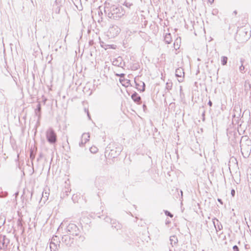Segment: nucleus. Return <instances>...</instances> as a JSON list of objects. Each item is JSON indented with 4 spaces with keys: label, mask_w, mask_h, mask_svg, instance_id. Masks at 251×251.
<instances>
[{
    "label": "nucleus",
    "mask_w": 251,
    "mask_h": 251,
    "mask_svg": "<svg viewBox=\"0 0 251 251\" xmlns=\"http://www.w3.org/2000/svg\"><path fill=\"white\" fill-rule=\"evenodd\" d=\"M104 11L109 18L115 20L119 19L123 16L125 13L122 6L115 5H112L109 7L105 8Z\"/></svg>",
    "instance_id": "obj_1"
},
{
    "label": "nucleus",
    "mask_w": 251,
    "mask_h": 251,
    "mask_svg": "<svg viewBox=\"0 0 251 251\" xmlns=\"http://www.w3.org/2000/svg\"><path fill=\"white\" fill-rule=\"evenodd\" d=\"M46 136L47 141L50 144H55L57 141V136L54 130L51 127L49 128L46 131Z\"/></svg>",
    "instance_id": "obj_2"
},
{
    "label": "nucleus",
    "mask_w": 251,
    "mask_h": 251,
    "mask_svg": "<svg viewBox=\"0 0 251 251\" xmlns=\"http://www.w3.org/2000/svg\"><path fill=\"white\" fill-rule=\"evenodd\" d=\"M121 32V28L117 25L111 24L107 31V36L109 38H114L118 36Z\"/></svg>",
    "instance_id": "obj_3"
},
{
    "label": "nucleus",
    "mask_w": 251,
    "mask_h": 251,
    "mask_svg": "<svg viewBox=\"0 0 251 251\" xmlns=\"http://www.w3.org/2000/svg\"><path fill=\"white\" fill-rule=\"evenodd\" d=\"M66 232L72 236H78L80 233V230L78 227L74 224H69L66 227Z\"/></svg>",
    "instance_id": "obj_4"
},
{
    "label": "nucleus",
    "mask_w": 251,
    "mask_h": 251,
    "mask_svg": "<svg viewBox=\"0 0 251 251\" xmlns=\"http://www.w3.org/2000/svg\"><path fill=\"white\" fill-rule=\"evenodd\" d=\"M60 241L57 236H53L50 243V251H57L60 247Z\"/></svg>",
    "instance_id": "obj_5"
},
{
    "label": "nucleus",
    "mask_w": 251,
    "mask_h": 251,
    "mask_svg": "<svg viewBox=\"0 0 251 251\" xmlns=\"http://www.w3.org/2000/svg\"><path fill=\"white\" fill-rule=\"evenodd\" d=\"M241 152L244 157L248 156L250 151H251V147L249 145L241 144L240 145Z\"/></svg>",
    "instance_id": "obj_6"
},
{
    "label": "nucleus",
    "mask_w": 251,
    "mask_h": 251,
    "mask_svg": "<svg viewBox=\"0 0 251 251\" xmlns=\"http://www.w3.org/2000/svg\"><path fill=\"white\" fill-rule=\"evenodd\" d=\"M90 134L89 133H84L81 135V140L79 143L80 147H83L85 144L89 141Z\"/></svg>",
    "instance_id": "obj_7"
},
{
    "label": "nucleus",
    "mask_w": 251,
    "mask_h": 251,
    "mask_svg": "<svg viewBox=\"0 0 251 251\" xmlns=\"http://www.w3.org/2000/svg\"><path fill=\"white\" fill-rule=\"evenodd\" d=\"M175 75L176 77H179L178 81L180 82L183 81V77L184 76V72L183 69L182 68H178L176 69L175 72Z\"/></svg>",
    "instance_id": "obj_8"
},
{
    "label": "nucleus",
    "mask_w": 251,
    "mask_h": 251,
    "mask_svg": "<svg viewBox=\"0 0 251 251\" xmlns=\"http://www.w3.org/2000/svg\"><path fill=\"white\" fill-rule=\"evenodd\" d=\"M106 222H110L112 226L115 228L117 230L120 229L122 227L121 225L117 222L116 220H112L109 217H106L105 219Z\"/></svg>",
    "instance_id": "obj_9"
},
{
    "label": "nucleus",
    "mask_w": 251,
    "mask_h": 251,
    "mask_svg": "<svg viewBox=\"0 0 251 251\" xmlns=\"http://www.w3.org/2000/svg\"><path fill=\"white\" fill-rule=\"evenodd\" d=\"M134 82L136 84V88L141 92L145 91V84L144 82L135 78Z\"/></svg>",
    "instance_id": "obj_10"
},
{
    "label": "nucleus",
    "mask_w": 251,
    "mask_h": 251,
    "mask_svg": "<svg viewBox=\"0 0 251 251\" xmlns=\"http://www.w3.org/2000/svg\"><path fill=\"white\" fill-rule=\"evenodd\" d=\"M62 242H64L67 246H70L74 242V240L68 235H65L62 236Z\"/></svg>",
    "instance_id": "obj_11"
},
{
    "label": "nucleus",
    "mask_w": 251,
    "mask_h": 251,
    "mask_svg": "<svg viewBox=\"0 0 251 251\" xmlns=\"http://www.w3.org/2000/svg\"><path fill=\"white\" fill-rule=\"evenodd\" d=\"M212 221L216 231H217L221 230L223 227L222 225L220 223L219 220L216 218H214Z\"/></svg>",
    "instance_id": "obj_12"
},
{
    "label": "nucleus",
    "mask_w": 251,
    "mask_h": 251,
    "mask_svg": "<svg viewBox=\"0 0 251 251\" xmlns=\"http://www.w3.org/2000/svg\"><path fill=\"white\" fill-rule=\"evenodd\" d=\"M6 241H8V239L6 238L5 236H3L2 235H0V248H4L6 246Z\"/></svg>",
    "instance_id": "obj_13"
},
{
    "label": "nucleus",
    "mask_w": 251,
    "mask_h": 251,
    "mask_svg": "<svg viewBox=\"0 0 251 251\" xmlns=\"http://www.w3.org/2000/svg\"><path fill=\"white\" fill-rule=\"evenodd\" d=\"M123 64L122 58L121 57L115 59L112 62V64L117 67H122Z\"/></svg>",
    "instance_id": "obj_14"
},
{
    "label": "nucleus",
    "mask_w": 251,
    "mask_h": 251,
    "mask_svg": "<svg viewBox=\"0 0 251 251\" xmlns=\"http://www.w3.org/2000/svg\"><path fill=\"white\" fill-rule=\"evenodd\" d=\"M132 99L136 102L139 103L141 100V97L138 96L136 93L133 94L131 96Z\"/></svg>",
    "instance_id": "obj_15"
},
{
    "label": "nucleus",
    "mask_w": 251,
    "mask_h": 251,
    "mask_svg": "<svg viewBox=\"0 0 251 251\" xmlns=\"http://www.w3.org/2000/svg\"><path fill=\"white\" fill-rule=\"evenodd\" d=\"M164 41L165 42L169 44H170L172 42V38L171 35L170 33H167L164 37Z\"/></svg>",
    "instance_id": "obj_16"
},
{
    "label": "nucleus",
    "mask_w": 251,
    "mask_h": 251,
    "mask_svg": "<svg viewBox=\"0 0 251 251\" xmlns=\"http://www.w3.org/2000/svg\"><path fill=\"white\" fill-rule=\"evenodd\" d=\"M41 104L40 103H39L37 105V108L36 109H35V114L37 116H38V118L39 119L40 118V115H41Z\"/></svg>",
    "instance_id": "obj_17"
},
{
    "label": "nucleus",
    "mask_w": 251,
    "mask_h": 251,
    "mask_svg": "<svg viewBox=\"0 0 251 251\" xmlns=\"http://www.w3.org/2000/svg\"><path fill=\"white\" fill-rule=\"evenodd\" d=\"M61 7V6H60L59 5H56L53 4L52 10L56 14H59L60 13V10Z\"/></svg>",
    "instance_id": "obj_18"
},
{
    "label": "nucleus",
    "mask_w": 251,
    "mask_h": 251,
    "mask_svg": "<svg viewBox=\"0 0 251 251\" xmlns=\"http://www.w3.org/2000/svg\"><path fill=\"white\" fill-rule=\"evenodd\" d=\"M170 240L172 245L176 244L177 242V239L176 236H171L170 238Z\"/></svg>",
    "instance_id": "obj_19"
},
{
    "label": "nucleus",
    "mask_w": 251,
    "mask_h": 251,
    "mask_svg": "<svg viewBox=\"0 0 251 251\" xmlns=\"http://www.w3.org/2000/svg\"><path fill=\"white\" fill-rule=\"evenodd\" d=\"M240 62L241 63V65L239 67V71L241 73H243L244 72L245 67L243 66V63L244 62V60L243 59H240Z\"/></svg>",
    "instance_id": "obj_20"
},
{
    "label": "nucleus",
    "mask_w": 251,
    "mask_h": 251,
    "mask_svg": "<svg viewBox=\"0 0 251 251\" xmlns=\"http://www.w3.org/2000/svg\"><path fill=\"white\" fill-rule=\"evenodd\" d=\"M227 61V57L226 56H222L221 58V63L223 65L226 64Z\"/></svg>",
    "instance_id": "obj_21"
},
{
    "label": "nucleus",
    "mask_w": 251,
    "mask_h": 251,
    "mask_svg": "<svg viewBox=\"0 0 251 251\" xmlns=\"http://www.w3.org/2000/svg\"><path fill=\"white\" fill-rule=\"evenodd\" d=\"M90 151L93 153H96L98 152V149L95 146H93L90 148Z\"/></svg>",
    "instance_id": "obj_22"
},
{
    "label": "nucleus",
    "mask_w": 251,
    "mask_h": 251,
    "mask_svg": "<svg viewBox=\"0 0 251 251\" xmlns=\"http://www.w3.org/2000/svg\"><path fill=\"white\" fill-rule=\"evenodd\" d=\"M49 195V193H48L47 192H43V194H42V199H43L45 201L47 200L48 199Z\"/></svg>",
    "instance_id": "obj_23"
},
{
    "label": "nucleus",
    "mask_w": 251,
    "mask_h": 251,
    "mask_svg": "<svg viewBox=\"0 0 251 251\" xmlns=\"http://www.w3.org/2000/svg\"><path fill=\"white\" fill-rule=\"evenodd\" d=\"M53 4L62 6V0H55Z\"/></svg>",
    "instance_id": "obj_24"
},
{
    "label": "nucleus",
    "mask_w": 251,
    "mask_h": 251,
    "mask_svg": "<svg viewBox=\"0 0 251 251\" xmlns=\"http://www.w3.org/2000/svg\"><path fill=\"white\" fill-rule=\"evenodd\" d=\"M172 87V83L171 82H167L166 83V88L168 90L171 89Z\"/></svg>",
    "instance_id": "obj_25"
},
{
    "label": "nucleus",
    "mask_w": 251,
    "mask_h": 251,
    "mask_svg": "<svg viewBox=\"0 0 251 251\" xmlns=\"http://www.w3.org/2000/svg\"><path fill=\"white\" fill-rule=\"evenodd\" d=\"M165 213L166 214V215L168 216H169L171 218H172L173 217V215L172 214H171L170 212H169L168 211H165Z\"/></svg>",
    "instance_id": "obj_26"
},
{
    "label": "nucleus",
    "mask_w": 251,
    "mask_h": 251,
    "mask_svg": "<svg viewBox=\"0 0 251 251\" xmlns=\"http://www.w3.org/2000/svg\"><path fill=\"white\" fill-rule=\"evenodd\" d=\"M125 81H126V82L125 83H122V85L124 86H128V85L130 84L129 80H125Z\"/></svg>",
    "instance_id": "obj_27"
},
{
    "label": "nucleus",
    "mask_w": 251,
    "mask_h": 251,
    "mask_svg": "<svg viewBox=\"0 0 251 251\" xmlns=\"http://www.w3.org/2000/svg\"><path fill=\"white\" fill-rule=\"evenodd\" d=\"M74 4L75 5H76L77 4H78L80 1V0H72Z\"/></svg>",
    "instance_id": "obj_28"
},
{
    "label": "nucleus",
    "mask_w": 251,
    "mask_h": 251,
    "mask_svg": "<svg viewBox=\"0 0 251 251\" xmlns=\"http://www.w3.org/2000/svg\"><path fill=\"white\" fill-rule=\"evenodd\" d=\"M233 251H239V249L237 246L235 245L233 247Z\"/></svg>",
    "instance_id": "obj_29"
},
{
    "label": "nucleus",
    "mask_w": 251,
    "mask_h": 251,
    "mask_svg": "<svg viewBox=\"0 0 251 251\" xmlns=\"http://www.w3.org/2000/svg\"><path fill=\"white\" fill-rule=\"evenodd\" d=\"M235 194V190L234 189H232L231 191V195L233 197V196H234Z\"/></svg>",
    "instance_id": "obj_30"
},
{
    "label": "nucleus",
    "mask_w": 251,
    "mask_h": 251,
    "mask_svg": "<svg viewBox=\"0 0 251 251\" xmlns=\"http://www.w3.org/2000/svg\"><path fill=\"white\" fill-rule=\"evenodd\" d=\"M116 75L117 76H120L121 77H124V76H125V74H116Z\"/></svg>",
    "instance_id": "obj_31"
},
{
    "label": "nucleus",
    "mask_w": 251,
    "mask_h": 251,
    "mask_svg": "<svg viewBox=\"0 0 251 251\" xmlns=\"http://www.w3.org/2000/svg\"><path fill=\"white\" fill-rule=\"evenodd\" d=\"M208 104L210 106H211L212 105V102L211 100H209L208 102Z\"/></svg>",
    "instance_id": "obj_32"
},
{
    "label": "nucleus",
    "mask_w": 251,
    "mask_h": 251,
    "mask_svg": "<svg viewBox=\"0 0 251 251\" xmlns=\"http://www.w3.org/2000/svg\"><path fill=\"white\" fill-rule=\"evenodd\" d=\"M210 3H212L214 0H208Z\"/></svg>",
    "instance_id": "obj_33"
},
{
    "label": "nucleus",
    "mask_w": 251,
    "mask_h": 251,
    "mask_svg": "<svg viewBox=\"0 0 251 251\" xmlns=\"http://www.w3.org/2000/svg\"><path fill=\"white\" fill-rule=\"evenodd\" d=\"M120 81L122 83L123 81H125V80L122 79V78H120Z\"/></svg>",
    "instance_id": "obj_34"
},
{
    "label": "nucleus",
    "mask_w": 251,
    "mask_h": 251,
    "mask_svg": "<svg viewBox=\"0 0 251 251\" xmlns=\"http://www.w3.org/2000/svg\"><path fill=\"white\" fill-rule=\"evenodd\" d=\"M242 30H243V32H244V33L245 32V33H246V34L247 35V33H248V31H245L244 30V29H242Z\"/></svg>",
    "instance_id": "obj_35"
},
{
    "label": "nucleus",
    "mask_w": 251,
    "mask_h": 251,
    "mask_svg": "<svg viewBox=\"0 0 251 251\" xmlns=\"http://www.w3.org/2000/svg\"><path fill=\"white\" fill-rule=\"evenodd\" d=\"M87 115H88V117L90 118V115L89 114V112H88V111L87 110Z\"/></svg>",
    "instance_id": "obj_36"
},
{
    "label": "nucleus",
    "mask_w": 251,
    "mask_h": 251,
    "mask_svg": "<svg viewBox=\"0 0 251 251\" xmlns=\"http://www.w3.org/2000/svg\"><path fill=\"white\" fill-rule=\"evenodd\" d=\"M218 201L222 203V201H221V199H218Z\"/></svg>",
    "instance_id": "obj_37"
},
{
    "label": "nucleus",
    "mask_w": 251,
    "mask_h": 251,
    "mask_svg": "<svg viewBox=\"0 0 251 251\" xmlns=\"http://www.w3.org/2000/svg\"><path fill=\"white\" fill-rule=\"evenodd\" d=\"M249 38V36H247V37H246L245 39L247 40V39H248Z\"/></svg>",
    "instance_id": "obj_38"
},
{
    "label": "nucleus",
    "mask_w": 251,
    "mask_h": 251,
    "mask_svg": "<svg viewBox=\"0 0 251 251\" xmlns=\"http://www.w3.org/2000/svg\"><path fill=\"white\" fill-rule=\"evenodd\" d=\"M62 223H61V224L60 225V227L62 225Z\"/></svg>",
    "instance_id": "obj_39"
},
{
    "label": "nucleus",
    "mask_w": 251,
    "mask_h": 251,
    "mask_svg": "<svg viewBox=\"0 0 251 251\" xmlns=\"http://www.w3.org/2000/svg\"><path fill=\"white\" fill-rule=\"evenodd\" d=\"M181 195H182V191H181Z\"/></svg>",
    "instance_id": "obj_40"
},
{
    "label": "nucleus",
    "mask_w": 251,
    "mask_h": 251,
    "mask_svg": "<svg viewBox=\"0 0 251 251\" xmlns=\"http://www.w3.org/2000/svg\"><path fill=\"white\" fill-rule=\"evenodd\" d=\"M74 199V196H73V199Z\"/></svg>",
    "instance_id": "obj_41"
}]
</instances>
